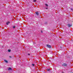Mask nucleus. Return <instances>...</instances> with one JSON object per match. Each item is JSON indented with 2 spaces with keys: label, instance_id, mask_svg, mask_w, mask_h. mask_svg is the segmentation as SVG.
Listing matches in <instances>:
<instances>
[{
  "label": "nucleus",
  "instance_id": "obj_15",
  "mask_svg": "<svg viewBox=\"0 0 73 73\" xmlns=\"http://www.w3.org/2000/svg\"><path fill=\"white\" fill-rule=\"evenodd\" d=\"M9 57L10 58H12V57L11 56H9Z\"/></svg>",
  "mask_w": 73,
  "mask_h": 73
},
{
  "label": "nucleus",
  "instance_id": "obj_2",
  "mask_svg": "<svg viewBox=\"0 0 73 73\" xmlns=\"http://www.w3.org/2000/svg\"><path fill=\"white\" fill-rule=\"evenodd\" d=\"M46 46L47 48H51V46L49 44H46Z\"/></svg>",
  "mask_w": 73,
  "mask_h": 73
},
{
  "label": "nucleus",
  "instance_id": "obj_5",
  "mask_svg": "<svg viewBox=\"0 0 73 73\" xmlns=\"http://www.w3.org/2000/svg\"><path fill=\"white\" fill-rule=\"evenodd\" d=\"M36 15H37V16H38L39 14H38V12H36Z\"/></svg>",
  "mask_w": 73,
  "mask_h": 73
},
{
  "label": "nucleus",
  "instance_id": "obj_4",
  "mask_svg": "<svg viewBox=\"0 0 73 73\" xmlns=\"http://www.w3.org/2000/svg\"><path fill=\"white\" fill-rule=\"evenodd\" d=\"M8 70H12V69L11 68H8Z\"/></svg>",
  "mask_w": 73,
  "mask_h": 73
},
{
  "label": "nucleus",
  "instance_id": "obj_9",
  "mask_svg": "<svg viewBox=\"0 0 73 73\" xmlns=\"http://www.w3.org/2000/svg\"><path fill=\"white\" fill-rule=\"evenodd\" d=\"M8 52H11V50H8Z\"/></svg>",
  "mask_w": 73,
  "mask_h": 73
},
{
  "label": "nucleus",
  "instance_id": "obj_6",
  "mask_svg": "<svg viewBox=\"0 0 73 73\" xmlns=\"http://www.w3.org/2000/svg\"><path fill=\"white\" fill-rule=\"evenodd\" d=\"M4 61H5V62H6V63H8V61L5 60H4Z\"/></svg>",
  "mask_w": 73,
  "mask_h": 73
},
{
  "label": "nucleus",
  "instance_id": "obj_12",
  "mask_svg": "<svg viewBox=\"0 0 73 73\" xmlns=\"http://www.w3.org/2000/svg\"><path fill=\"white\" fill-rule=\"evenodd\" d=\"M13 28H15V26H13Z\"/></svg>",
  "mask_w": 73,
  "mask_h": 73
},
{
  "label": "nucleus",
  "instance_id": "obj_18",
  "mask_svg": "<svg viewBox=\"0 0 73 73\" xmlns=\"http://www.w3.org/2000/svg\"><path fill=\"white\" fill-rule=\"evenodd\" d=\"M46 9H48V8H46Z\"/></svg>",
  "mask_w": 73,
  "mask_h": 73
},
{
  "label": "nucleus",
  "instance_id": "obj_19",
  "mask_svg": "<svg viewBox=\"0 0 73 73\" xmlns=\"http://www.w3.org/2000/svg\"><path fill=\"white\" fill-rule=\"evenodd\" d=\"M62 73H64V72H62Z\"/></svg>",
  "mask_w": 73,
  "mask_h": 73
},
{
  "label": "nucleus",
  "instance_id": "obj_13",
  "mask_svg": "<svg viewBox=\"0 0 73 73\" xmlns=\"http://www.w3.org/2000/svg\"><path fill=\"white\" fill-rule=\"evenodd\" d=\"M33 1H34V2H36V0H33Z\"/></svg>",
  "mask_w": 73,
  "mask_h": 73
},
{
  "label": "nucleus",
  "instance_id": "obj_16",
  "mask_svg": "<svg viewBox=\"0 0 73 73\" xmlns=\"http://www.w3.org/2000/svg\"><path fill=\"white\" fill-rule=\"evenodd\" d=\"M41 33H42V31H41Z\"/></svg>",
  "mask_w": 73,
  "mask_h": 73
},
{
  "label": "nucleus",
  "instance_id": "obj_10",
  "mask_svg": "<svg viewBox=\"0 0 73 73\" xmlns=\"http://www.w3.org/2000/svg\"><path fill=\"white\" fill-rule=\"evenodd\" d=\"M49 70H50V69L47 70V71H49Z\"/></svg>",
  "mask_w": 73,
  "mask_h": 73
},
{
  "label": "nucleus",
  "instance_id": "obj_7",
  "mask_svg": "<svg viewBox=\"0 0 73 73\" xmlns=\"http://www.w3.org/2000/svg\"><path fill=\"white\" fill-rule=\"evenodd\" d=\"M10 23V22L9 21L7 22L6 23V24L7 25H8Z\"/></svg>",
  "mask_w": 73,
  "mask_h": 73
},
{
  "label": "nucleus",
  "instance_id": "obj_1",
  "mask_svg": "<svg viewBox=\"0 0 73 73\" xmlns=\"http://www.w3.org/2000/svg\"><path fill=\"white\" fill-rule=\"evenodd\" d=\"M62 66H65V67H67V66H68V64L66 63H64L62 64Z\"/></svg>",
  "mask_w": 73,
  "mask_h": 73
},
{
  "label": "nucleus",
  "instance_id": "obj_14",
  "mask_svg": "<svg viewBox=\"0 0 73 73\" xmlns=\"http://www.w3.org/2000/svg\"><path fill=\"white\" fill-rule=\"evenodd\" d=\"M28 55H29V56H30V54H28Z\"/></svg>",
  "mask_w": 73,
  "mask_h": 73
},
{
  "label": "nucleus",
  "instance_id": "obj_17",
  "mask_svg": "<svg viewBox=\"0 0 73 73\" xmlns=\"http://www.w3.org/2000/svg\"><path fill=\"white\" fill-rule=\"evenodd\" d=\"M60 48H62V47H61V46L60 47Z\"/></svg>",
  "mask_w": 73,
  "mask_h": 73
},
{
  "label": "nucleus",
  "instance_id": "obj_11",
  "mask_svg": "<svg viewBox=\"0 0 73 73\" xmlns=\"http://www.w3.org/2000/svg\"><path fill=\"white\" fill-rule=\"evenodd\" d=\"M32 65L33 66H35V64H32Z\"/></svg>",
  "mask_w": 73,
  "mask_h": 73
},
{
  "label": "nucleus",
  "instance_id": "obj_3",
  "mask_svg": "<svg viewBox=\"0 0 73 73\" xmlns=\"http://www.w3.org/2000/svg\"><path fill=\"white\" fill-rule=\"evenodd\" d=\"M72 24L70 25L69 24H68V27H72Z\"/></svg>",
  "mask_w": 73,
  "mask_h": 73
},
{
  "label": "nucleus",
  "instance_id": "obj_8",
  "mask_svg": "<svg viewBox=\"0 0 73 73\" xmlns=\"http://www.w3.org/2000/svg\"><path fill=\"white\" fill-rule=\"evenodd\" d=\"M45 5H46V7L48 6V4L46 3L45 4Z\"/></svg>",
  "mask_w": 73,
  "mask_h": 73
}]
</instances>
